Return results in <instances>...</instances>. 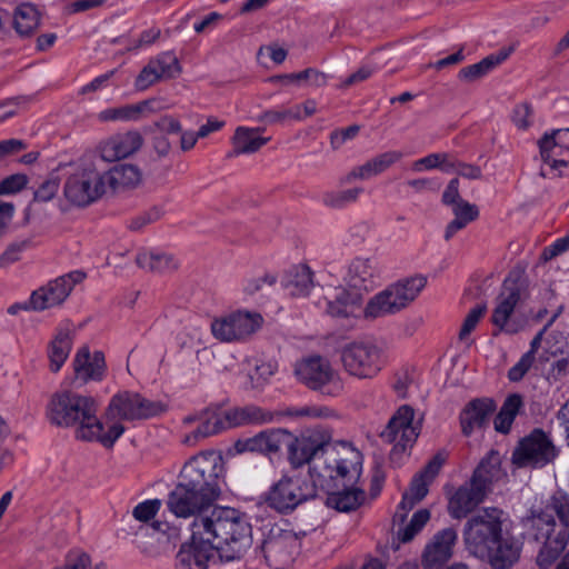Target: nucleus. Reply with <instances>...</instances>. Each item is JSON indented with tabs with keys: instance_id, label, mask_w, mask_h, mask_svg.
<instances>
[{
	"instance_id": "obj_1",
	"label": "nucleus",
	"mask_w": 569,
	"mask_h": 569,
	"mask_svg": "<svg viewBox=\"0 0 569 569\" xmlns=\"http://www.w3.org/2000/svg\"><path fill=\"white\" fill-rule=\"evenodd\" d=\"M190 542L177 555V569H207L217 555L221 561L242 558L252 545L251 525L233 508H214L210 517L189 525Z\"/></svg>"
},
{
	"instance_id": "obj_2",
	"label": "nucleus",
	"mask_w": 569,
	"mask_h": 569,
	"mask_svg": "<svg viewBox=\"0 0 569 569\" xmlns=\"http://www.w3.org/2000/svg\"><path fill=\"white\" fill-rule=\"evenodd\" d=\"M223 470L220 455L201 452L190 458L182 467L176 487L167 497V508L177 518L210 517L213 502L220 495L219 478Z\"/></svg>"
},
{
	"instance_id": "obj_3",
	"label": "nucleus",
	"mask_w": 569,
	"mask_h": 569,
	"mask_svg": "<svg viewBox=\"0 0 569 569\" xmlns=\"http://www.w3.org/2000/svg\"><path fill=\"white\" fill-rule=\"evenodd\" d=\"M330 440L331 436L328 432L308 431L298 438L290 433V441L284 445L288 447L291 465L298 468L308 463L310 479L319 488L333 487V472L349 480L357 476L353 458H359V452L333 445Z\"/></svg>"
},
{
	"instance_id": "obj_4",
	"label": "nucleus",
	"mask_w": 569,
	"mask_h": 569,
	"mask_svg": "<svg viewBox=\"0 0 569 569\" xmlns=\"http://www.w3.org/2000/svg\"><path fill=\"white\" fill-rule=\"evenodd\" d=\"M98 406L92 397L70 390L54 392L46 408L48 420L62 428H74V436L82 441H97L110 448L124 432V427L111 423L104 430L103 423L97 417Z\"/></svg>"
},
{
	"instance_id": "obj_5",
	"label": "nucleus",
	"mask_w": 569,
	"mask_h": 569,
	"mask_svg": "<svg viewBox=\"0 0 569 569\" xmlns=\"http://www.w3.org/2000/svg\"><path fill=\"white\" fill-rule=\"evenodd\" d=\"M276 416L272 411L257 406L232 409L207 408L198 413L188 415L182 419V427L186 431L181 442L193 447L203 439L222 430L247 423L272 422Z\"/></svg>"
},
{
	"instance_id": "obj_6",
	"label": "nucleus",
	"mask_w": 569,
	"mask_h": 569,
	"mask_svg": "<svg viewBox=\"0 0 569 569\" xmlns=\"http://www.w3.org/2000/svg\"><path fill=\"white\" fill-rule=\"evenodd\" d=\"M339 359L343 371L359 380L376 378L387 363L382 345L370 339L343 345L339 351Z\"/></svg>"
},
{
	"instance_id": "obj_7",
	"label": "nucleus",
	"mask_w": 569,
	"mask_h": 569,
	"mask_svg": "<svg viewBox=\"0 0 569 569\" xmlns=\"http://www.w3.org/2000/svg\"><path fill=\"white\" fill-rule=\"evenodd\" d=\"M426 284L427 277L422 274L398 280L369 299L363 317L377 319L401 311L419 296Z\"/></svg>"
},
{
	"instance_id": "obj_8",
	"label": "nucleus",
	"mask_w": 569,
	"mask_h": 569,
	"mask_svg": "<svg viewBox=\"0 0 569 569\" xmlns=\"http://www.w3.org/2000/svg\"><path fill=\"white\" fill-rule=\"evenodd\" d=\"M293 373L300 383L325 397H339L345 390L340 372L322 356L300 359L295 365Z\"/></svg>"
},
{
	"instance_id": "obj_9",
	"label": "nucleus",
	"mask_w": 569,
	"mask_h": 569,
	"mask_svg": "<svg viewBox=\"0 0 569 569\" xmlns=\"http://www.w3.org/2000/svg\"><path fill=\"white\" fill-rule=\"evenodd\" d=\"M102 170L93 163H83L63 184V197L73 207L84 208L107 193Z\"/></svg>"
},
{
	"instance_id": "obj_10",
	"label": "nucleus",
	"mask_w": 569,
	"mask_h": 569,
	"mask_svg": "<svg viewBox=\"0 0 569 569\" xmlns=\"http://www.w3.org/2000/svg\"><path fill=\"white\" fill-rule=\"evenodd\" d=\"M502 513L498 508H483L466 522L463 540L471 555L487 553L488 547L502 535Z\"/></svg>"
},
{
	"instance_id": "obj_11",
	"label": "nucleus",
	"mask_w": 569,
	"mask_h": 569,
	"mask_svg": "<svg viewBox=\"0 0 569 569\" xmlns=\"http://www.w3.org/2000/svg\"><path fill=\"white\" fill-rule=\"evenodd\" d=\"M163 410L160 402L149 400L138 392L121 391L116 393L106 409L104 430H109L111 423L121 425V421H134L149 419Z\"/></svg>"
},
{
	"instance_id": "obj_12",
	"label": "nucleus",
	"mask_w": 569,
	"mask_h": 569,
	"mask_svg": "<svg viewBox=\"0 0 569 569\" xmlns=\"http://www.w3.org/2000/svg\"><path fill=\"white\" fill-rule=\"evenodd\" d=\"M422 417L416 418L415 409L409 405H403L390 418L387 427L381 432L383 440L393 443L390 457L392 460L410 449L417 441L421 431Z\"/></svg>"
},
{
	"instance_id": "obj_13",
	"label": "nucleus",
	"mask_w": 569,
	"mask_h": 569,
	"mask_svg": "<svg viewBox=\"0 0 569 569\" xmlns=\"http://www.w3.org/2000/svg\"><path fill=\"white\" fill-rule=\"evenodd\" d=\"M532 530L537 541H543L537 563L548 568L563 551L569 539V529L558 528L552 515L541 512L532 518Z\"/></svg>"
},
{
	"instance_id": "obj_14",
	"label": "nucleus",
	"mask_w": 569,
	"mask_h": 569,
	"mask_svg": "<svg viewBox=\"0 0 569 569\" xmlns=\"http://www.w3.org/2000/svg\"><path fill=\"white\" fill-rule=\"evenodd\" d=\"M318 488L313 481L307 483L298 475L283 476L271 487L266 502L279 512H288L307 499L315 497Z\"/></svg>"
},
{
	"instance_id": "obj_15",
	"label": "nucleus",
	"mask_w": 569,
	"mask_h": 569,
	"mask_svg": "<svg viewBox=\"0 0 569 569\" xmlns=\"http://www.w3.org/2000/svg\"><path fill=\"white\" fill-rule=\"evenodd\" d=\"M258 312L238 310L212 320V336L221 342L242 341L254 333L262 325Z\"/></svg>"
},
{
	"instance_id": "obj_16",
	"label": "nucleus",
	"mask_w": 569,
	"mask_h": 569,
	"mask_svg": "<svg viewBox=\"0 0 569 569\" xmlns=\"http://www.w3.org/2000/svg\"><path fill=\"white\" fill-rule=\"evenodd\" d=\"M525 284L519 274H510L502 283L500 293L496 299L491 321L499 330L515 333L518 328L512 322V316L523 295Z\"/></svg>"
},
{
	"instance_id": "obj_17",
	"label": "nucleus",
	"mask_w": 569,
	"mask_h": 569,
	"mask_svg": "<svg viewBox=\"0 0 569 569\" xmlns=\"http://www.w3.org/2000/svg\"><path fill=\"white\" fill-rule=\"evenodd\" d=\"M83 278V272L73 271L49 281L31 293L29 298L30 309L32 311H43L61 306L73 287L81 282Z\"/></svg>"
},
{
	"instance_id": "obj_18",
	"label": "nucleus",
	"mask_w": 569,
	"mask_h": 569,
	"mask_svg": "<svg viewBox=\"0 0 569 569\" xmlns=\"http://www.w3.org/2000/svg\"><path fill=\"white\" fill-rule=\"evenodd\" d=\"M556 456V447L549 437L541 430H535L520 441L512 453V461L518 467H543Z\"/></svg>"
},
{
	"instance_id": "obj_19",
	"label": "nucleus",
	"mask_w": 569,
	"mask_h": 569,
	"mask_svg": "<svg viewBox=\"0 0 569 569\" xmlns=\"http://www.w3.org/2000/svg\"><path fill=\"white\" fill-rule=\"evenodd\" d=\"M360 458V456L359 458H353L357 468V476L353 479L349 480L347 477L333 472V476H337L335 477L333 487L330 489L320 488L327 492L326 505L329 508L340 512H349L357 509L363 502L365 491L355 486L361 472Z\"/></svg>"
},
{
	"instance_id": "obj_20",
	"label": "nucleus",
	"mask_w": 569,
	"mask_h": 569,
	"mask_svg": "<svg viewBox=\"0 0 569 569\" xmlns=\"http://www.w3.org/2000/svg\"><path fill=\"white\" fill-rule=\"evenodd\" d=\"M540 157L549 170L541 168L540 176L550 177L552 171L562 172L569 164V129H556L545 133L538 142Z\"/></svg>"
},
{
	"instance_id": "obj_21",
	"label": "nucleus",
	"mask_w": 569,
	"mask_h": 569,
	"mask_svg": "<svg viewBox=\"0 0 569 569\" xmlns=\"http://www.w3.org/2000/svg\"><path fill=\"white\" fill-rule=\"evenodd\" d=\"M299 547L298 538L288 530L271 531L262 543V552L270 566L286 569Z\"/></svg>"
},
{
	"instance_id": "obj_22",
	"label": "nucleus",
	"mask_w": 569,
	"mask_h": 569,
	"mask_svg": "<svg viewBox=\"0 0 569 569\" xmlns=\"http://www.w3.org/2000/svg\"><path fill=\"white\" fill-rule=\"evenodd\" d=\"M381 273L376 258H355L347 267L343 282L349 289L365 293L378 284Z\"/></svg>"
},
{
	"instance_id": "obj_23",
	"label": "nucleus",
	"mask_w": 569,
	"mask_h": 569,
	"mask_svg": "<svg viewBox=\"0 0 569 569\" xmlns=\"http://www.w3.org/2000/svg\"><path fill=\"white\" fill-rule=\"evenodd\" d=\"M143 144L142 136L134 130L116 133L98 146L102 160L113 162L136 153Z\"/></svg>"
},
{
	"instance_id": "obj_24",
	"label": "nucleus",
	"mask_w": 569,
	"mask_h": 569,
	"mask_svg": "<svg viewBox=\"0 0 569 569\" xmlns=\"http://www.w3.org/2000/svg\"><path fill=\"white\" fill-rule=\"evenodd\" d=\"M290 441V432L283 429H269L253 437L239 439L234 443L238 453L259 452L263 455L277 453Z\"/></svg>"
},
{
	"instance_id": "obj_25",
	"label": "nucleus",
	"mask_w": 569,
	"mask_h": 569,
	"mask_svg": "<svg viewBox=\"0 0 569 569\" xmlns=\"http://www.w3.org/2000/svg\"><path fill=\"white\" fill-rule=\"evenodd\" d=\"M457 540V532L452 528L438 531L426 545L421 563L425 569H437L446 563L452 556V548Z\"/></svg>"
},
{
	"instance_id": "obj_26",
	"label": "nucleus",
	"mask_w": 569,
	"mask_h": 569,
	"mask_svg": "<svg viewBox=\"0 0 569 569\" xmlns=\"http://www.w3.org/2000/svg\"><path fill=\"white\" fill-rule=\"evenodd\" d=\"M521 543L510 535H500L485 555L477 558L487 560L493 569H508L519 559Z\"/></svg>"
},
{
	"instance_id": "obj_27",
	"label": "nucleus",
	"mask_w": 569,
	"mask_h": 569,
	"mask_svg": "<svg viewBox=\"0 0 569 569\" xmlns=\"http://www.w3.org/2000/svg\"><path fill=\"white\" fill-rule=\"evenodd\" d=\"M495 410L496 405L491 399L485 398L470 401L460 413L462 433L469 437L485 429Z\"/></svg>"
},
{
	"instance_id": "obj_28",
	"label": "nucleus",
	"mask_w": 569,
	"mask_h": 569,
	"mask_svg": "<svg viewBox=\"0 0 569 569\" xmlns=\"http://www.w3.org/2000/svg\"><path fill=\"white\" fill-rule=\"evenodd\" d=\"M487 491L481 486L473 483L470 479L468 482L458 488L451 496L448 503V511L455 519H461L480 505Z\"/></svg>"
},
{
	"instance_id": "obj_29",
	"label": "nucleus",
	"mask_w": 569,
	"mask_h": 569,
	"mask_svg": "<svg viewBox=\"0 0 569 569\" xmlns=\"http://www.w3.org/2000/svg\"><path fill=\"white\" fill-rule=\"evenodd\" d=\"M73 370L76 381L81 385L90 380H101L106 370L103 353L96 351L91 356L88 347L80 348L73 359Z\"/></svg>"
},
{
	"instance_id": "obj_30",
	"label": "nucleus",
	"mask_w": 569,
	"mask_h": 569,
	"mask_svg": "<svg viewBox=\"0 0 569 569\" xmlns=\"http://www.w3.org/2000/svg\"><path fill=\"white\" fill-rule=\"evenodd\" d=\"M107 192L109 190L119 192L127 189L136 188L140 184L142 174L137 166L122 163L113 166L109 170H102Z\"/></svg>"
},
{
	"instance_id": "obj_31",
	"label": "nucleus",
	"mask_w": 569,
	"mask_h": 569,
	"mask_svg": "<svg viewBox=\"0 0 569 569\" xmlns=\"http://www.w3.org/2000/svg\"><path fill=\"white\" fill-rule=\"evenodd\" d=\"M362 293L353 290L348 291L345 288H335L333 293L326 296L316 302L317 307L332 317H346L349 313V307L358 305Z\"/></svg>"
},
{
	"instance_id": "obj_32",
	"label": "nucleus",
	"mask_w": 569,
	"mask_h": 569,
	"mask_svg": "<svg viewBox=\"0 0 569 569\" xmlns=\"http://www.w3.org/2000/svg\"><path fill=\"white\" fill-rule=\"evenodd\" d=\"M505 476L501 469V457L497 451L491 450L478 465L471 480L482 487L487 492L490 485Z\"/></svg>"
},
{
	"instance_id": "obj_33",
	"label": "nucleus",
	"mask_w": 569,
	"mask_h": 569,
	"mask_svg": "<svg viewBox=\"0 0 569 569\" xmlns=\"http://www.w3.org/2000/svg\"><path fill=\"white\" fill-rule=\"evenodd\" d=\"M262 128L238 127L232 137L236 154H250L260 150L270 141V137H261Z\"/></svg>"
},
{
	"instance_id": "obj_34",
	"label": "nucleus",
	"mask_w": 569,
	"mask_h": 569,
	"mask_svg": "<svg viewBox=\"0 0 569 569\" xmlns=\"http://www.w3.org/2000/svg\"><path fill=\"white\" fill-rule=\"evenodd\" d=\"M136 263L152 272H168L178 267L172 254L154 249H141L136 257Z\"/></svg>"
},
{
	"instance_id": "obj_35",
	"label": "nucleus",
	"mask_w": 569,
	"mask_h": 569,
	"mask_svg": "<svg viewBox=\"0 0 569 569\" xmlns=\"http://www.w3.org/2000/svg\"><path fill=\"white\" fill-rule=\"evenodd\" d=\"M152 101H142L137 104H126L116 108H108L97 116L100 122H128L139 120L146 112L151 110Z\"/></svg>"
},
{
	"instance_id": "obj_36",
	"label": "nucleus",
	"mask_w": 569,
	"mask_h": 569,
	"mask_svg": "<svg viewBox=\"0 0 569 569\" xmlns=\"http://www.w3.org/2000/svg\"><path fill=\"white\" fill-rule=\"evenodd\" d=\"M443 462L445 457L439 453L435 456L423 470L413 477L410 487L406 492L415 497L416 501L422 500L428 493L429 483L438 475Z\"/></svg>"
},
{
	"instance_id": "obj_37",
	"label": "nucleus",
	"mask_w": 569,
	"mask_h": 569,
	"mask_svg": "<svg viewBox=\"0 0 569 569\" xmlns=\"http://www.w3.org/2000/svg\"><path fill=\"white\" fill-rule=\"evenodd\" d=\"M72 348V331L69 328H60L51 341L48 350L50 369L58 372Z\"/></svg>"
},
{
	"instance_id": "obj_38",
	"label": "nucleus",
	"mask_w": 569,
	"mask_h": 569,
	"mask_svg": "<svg viewBox=\"0 0 569 569\" xmlns=\"http://www.w3.org/2000/svg\"><path fill=\"white\" fill-rule=\"evenodd\" d=\"M283 287L292 297L307 296L312 287V272L307 266L291 268L283 280Z\"/></svg>"
},
{
	"instance_id": "obj_39",
	"label": "nucleus",
	"mask_w": 569,
	"mask_h": 569,
	"mask_svg": "<svg viewBox=\"0 0 569 569\" xmlns=\"http://www.w3.org/2000/svg\"><path fill=\"white\" fill-rule=\"evenodd\" d=\"M552 340L553 342L549 341L548 352L553 357L558 355L562 357L552 362L548 375L549 378L559 380L569 375V341L561 335L559 336V339L558 336H553Z\"/></svg>"
},
{
	"instance_id": "obj_40",
	"label": "nucleus",
	"mask_w": 569,
	"mask_h": 569,
	"mask_svg": "<svg viewBox=\"0 0 569 569\" xmlns=\"http://www.w3.org/2000/svg\"><path fill=\"white\" fill-rule=\"evenodd\" d=\"M40 24V14L30 3L18 6L13 14V27L21 37L31 36Z\"/></svg>"
},
{
	"instance_id": "obj_41",
	"label": "nucleus",
	"mask_w": 569,
	"mask_h": 569,
	"mask_svg": "<svg viewBox=\"0 0 569 569\" xmlns=\"http://www.w3.org/2000/svg\"><path fill=\"white\" fill-rule=\"evenodd\" d=\"M509 56V51H500L497 54H490L482 59L480 62L462 68L459 71V79L468 82H472L477 79L482 78Z\"/></svg>"
},
{
	"instance_id": "obj_42",
	"label": "nucleus",
	"mask_w": 569,
	"mask_h": 569,
	"mask_svg": "<svg viewBox=\"0 0 569 569\" xmlns=\"http://www.w3.org/2000/svg\"><path fill=\"white\" fill-rule=\"evenodd\" d=\"M257 120L266 124H282L287 121H301L303 116L301 113V106L280 107L263 111L258 116Z\"/></svg>"
},
{
	"instance_id": "obj_43",
	"label": "nucleus",
	"mask_w": 569,
	"mask_h": 569,
	"mask_svg": "<svg viewBox=\"0 0 569 569\" xmlns=\"http://www.w3.org/2000/svg\"><path fill=\"white\" fill-rule=\"evenodd\" d=\"M312 78L316 88H320L327 84L328 76L317 69L308 68L303 71L288 74H279L270 78L271 82L282 83L284 86L297 84L300 86L303 78Z\"/></svg>"
},
{
	"instance_id": "obj_44",
	"label": "nucleus",
	"mask_w": 569,
	"mask_h": 569,
	"mask_svg": "<svg viewBox=\"0 0 569 569\" xmlns=\"http://www.w3.org/2000/svg\"><path fill=\"white\" fill-rule=\"evenodd\" d=\"M277 370L278 363L273 360L256 361L253 369L248 372V387L251 389L264 387Z\"/></svg>"
},
{
	"instance_id": "obj_45",
	"label": "nucleus",
	"mask_w": 569,
	"mask_h": 569,
	"mask_svg": "<svg viewBox=\"0 0 569 569\" xmlns=\"http://www.w3.org/2000/svg\"><path fill=\"white\" fill-rule=\"evenodd\" d=\"M455 163L451 160V157L449 153L446 152H437V153H430L423 158H420L412 162L411 169L415 172H421L425 170H432V169H441L446 172H451V168H453Z\"/></svg>"
},
{
	"instance_id": "obj_46",
	"label": "nucleus",
	"mask_w": 569,
	"mask_h": 569,
	"mask_svg": "<svg viewBox=\"0 0 569 569\" xmlns=\"http://www.w3.org/2000/svg\"><path fill=\"white\" fill-rule=\"evenodd\" d=\"M328 409L315 405L288 406L281 409L277 416L288 417L292 420L302 421L326 417Z\"/></svg>"
},
{
	"instance_id": "obj_47",
	"label": "nucleus",
	"mask_w": 569,
	"mask_h": 569,
	"mask_svg": "<svg viewBox=\"0 0 569 569\" xmlns=\"http://www.w3.org/2000/svg\"><path fill=\"white\" fill-rule=\"evenodd\" d=\"M362 188H350L339 191H330L326 192L322 196V203L326 207L332 209H341L347 207L350 203H353L358 200L359 196L362 193Z\"/></svg>"
},
{
	"instance_id": "obj_48",
	"label": "nucleus",
	"mask_w": 569,
	"mask_h": 569,
	"mask_svg": "<svg viewBox=\"0 0 569 569\" xmlns=\"http://www.w3.org/2000/svg\"><path fill=\"white\" fill-rule=\"evenodd\" d=\"M430 519V512L427 509H420L413 513L410 522L397 532L398 539L401 542H409L413 537L421 531Z\"/></svg>"
},
{
	"instance_id": "obj_49",
	"label": "nucleus",
	"mask_w": 569,
	"mask_h": 569,
	"mask_svg": "<svg viewBox=\"0 0 569 569\" xmlns=\"http://www.w3.org/2000/svg\"><path fill=\"white\" fill-rule=\"evenodd\" d=\"M154 67L166 78H174L180 72L177 57L171 52H162L152 59Z\"/></svg>"
},
{
	"instance_id": "obj_50",
	"label": "nucleus",
	"mask_w": 569,
	"mask_h": 569,
	"mask_svg": "<svg viewBox=\"0 0 569 569\" xmlns=\"http://www.w3.org/2000/svg\"><path fill=\"white\" fill-rule=\"evenodd\" d=\"M548 507L558 516L562 523L561 528L569 529V495L565 492H556Z\"/></svg>"
},
{
	"instance_id": "obj_51",
	"label": "nucleus",
	"mask_w": 569,
	"mask_h": 569,
	"mask_svg": "<svg viewBox=\"0 0 569 569\" xmlns=\"http://www.w3.org/2000/svg\"><path fill=\"white\" fill-rule=\"evenodd\" d=\"M153 60L151 59L148 64L140 71L136 79V87L139 90H146L157 81L166 79L154 67Z\"/></svg>"
},
{
	"instance_id": "obj_52",
	"label": "nucleus",
	"mask_w": 569,
	"mask_h": 569,
	"mask_svg": "<svg viewBox=\"0 0 569 569\" xmlns=\"http://www.w3.org/2000/svg\"><path fill=\"white\" fill-rule=\"evenodd\" d=\"M403 157V153L400 151L391 150L383 153H380L371 159L370 162L375 168V171L380 174L385 172L388 168H390L396 162L400 161Z\"/></svg>"
},
{
	"instance_id": "obj_53",
	"label": "nucleus",
	"mask_w": 569,
	"mask_h": 569,
	"mask_svg": "<svg viewBox=\"0 0 569 569\" xmlns=\"http://www.w3.org/2000/svg\"><path fill=\"white\" fill-rule=\"evenodd\" d=\"M486 306H477L472 308L466 316L459 332V339L465 340L471 331L477 327L479 320L485 315Z\"/></svg>"
},
{
	"instance_id": "obj_54",
	"label": "nucleus",
	"mask_w": 569,
	"mask_h": 569,
	"mask_svg": "<svg viewBox=\"0 0 569 569\" xmlns=\"http://www.w3.org/2000/svg\"><path fill=\"white\" fill-rule=\"evenodd\" d=\"M276 283V277L270 273H266L260 277L248 278L243 282V291L247 295H254L262 291L264 287H271Z\"/></svg>"
},
{
	"instance_id": "obj_55",
	"label": "nucleus",
	"mask_w": 569,
	"mask_h": 569,
	"mask_svg": "<svg viewBox=\"0 0 569 569\" xmlns=\"http://www.w3.org/2000/svg\"><path fill=\"white\" fill-rule=\"evenodd\" d=\"M160 507L159 499L146 500L133 508L132 515L139 521H148L156 516Z\"/></svg>"
},
{
	"instance_id": "obj_56",
	"label": "nucleus",
	"mask_w": 569,
	"mask_h": 569,
	"mask_svg": "<svg viewBox=\"0 0 569 569\" xmlns=\"http://www.w3.org/2000/svg\"><path fill=\"white\" fill-rule=\"evenodd\" d=\"M359 131L360 127L357 124L332 131L330 134V144L332 149L337 150L341 148L348 140L356 138Z\"/></svg>"
},
{
	"instance_id": "obj_57",
	"label": "nucleus",
	"mask_w": 569,
	"mask_h": 569,
	"mask_svg": "<svg viewBox=\"0 0 569 569\" xmlns=\"http://www.w3.org/2000/svg\"><path fill=\"white\" fill-rule=\"evenodd\" d=\"M455 218L470 223L479 217V209L476 204H472L466 200L451 207Z\"/></svg>"
},
{
	"instance_id": "obj_58",
	"label": "nucleus",
	"mask_w": 569,
	"mask_h": 569,
	"mask_svg": "<svg viewBox=\"0 0 569 569\" xmlns=\"http://www.w3.org/2000/svg\"><path fill=\"white\" fill-rule=\"evenodd\" d=\"M376 176H378V173L375 171L370 160H368L363 164L352 168L345 177V182L351 183L355 180H369Z\"/></svg>"
},
{
	"instance_id": "obj_59",
	"label": "nucleus",
	"mask_w": 569,
	"mask_h": 569,
	"mask_svg": "<svg viewBox=\"0 0 569 569\" xmlns=\"http://www.w3.org/2000/svg\"><path fill=\"white\" fill-rule=\"evenodd\" d=\"M376 176H378V173L375 171L370 160H368L363 164L352 168L345 177V182L351 183L355 180H369Z\"/></svg>"
},
{
	"instance_id": "obj_60",
	"label": "nucleus",
	"mask_w": 569,
	"mask_h": 569,
	"mask_svg": "<svg viewBox=\"0 0 569 569\" xmlns=\"http://www.w3.org/2000/svg\"><path fill=\"white\" fill-rule=\"evenodd\" d=\"M535 360V357H531V352H526L520 360L510 368L508 372V377L511 381H519L523 378L527 371L530 369Z\"/></svg>"
},
{
	"instance_id": "obj_61",
	"label": "nucleus",
	"mask_w": 569,
	"mask_h": 569,
	"mask_svg": "<svg viewBox=\"0 0 569 569\" xmlns=\"http://www.w3.org/2000/svg\"><path fill=\"white\" fill-rule=\"evenodd\" d=\"M416 193L436 192L440 188V182L432 178L411 179L406 182Z\"/></svg>"
},
{
	"instance_id": "obj_62",
	"label": "nucleus",
	"mask_w": 569,
	"mask_h": 569,
	"mask_svg": "<svg viewBox=\"0 0 569 569\" xmlns=\"http://www.w3.org/2000/svg\"><path fill=\"white\" fill-rule=\"evenodd\" d=\"M59 183L56 179L43 181L34 191V200L46 202L51 200L58 192Z\"/></svg>"
},
{
	"instance_id": "obj_63",
	"label": "nucleus",
	"mask_w": 569,
	"mask_h": 569,
	"mask_svg": "<svg viewBox=\"0 0 569 569\" xmlns=\"http://www.w3.org/2000/svg\"><path fill=\"white\" fill-rule=\"evenodd\" d=\"M531 108L527 103L519 104L515 108L512 121L519 129H527L531 124Z\"/></svg>"
},
{
	"instance_id": "obj_64",
	"label": "nucleus",
	"mask_w": 569,
	"mask_h": 569,
	"mask_svg": "<svg viewBox=\"0 0 569 569\" xmlns=\"http://www.w3.org/2000/svg\"><path fill=\"white\" fill-rule=\"evenodd\" d=\"M27 183V178L23 174H14L9 178H6L0 183V193L1 194H9V193H16L20 191Z\"/></svg>"
}]
</instances>
